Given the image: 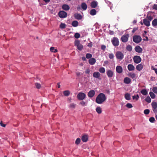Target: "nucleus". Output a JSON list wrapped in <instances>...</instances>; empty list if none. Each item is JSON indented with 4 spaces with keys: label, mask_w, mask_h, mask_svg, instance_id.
Segmentation results:
<instances>
[{
    "label": "nucleus",
    "mask_w": 157,
    "mask_h": 157,
    "mask_svg": "<svg viewBox=\"0 0 157 157\" xmlns=\"http://www.w3.org/2000/svg\"><path fill=\"white\" fill-rule=\"evenodd\" d=\"M106 99L105 95L102 93H100L97 97L95 101L98 104H101L104 102Z\"/></svg>",
    "instance_id": "f257e3e1"
},
{
    "label": "nucleus",
    "mask_w": 157,
    "mask_h": 157,
    "mask_svg": "<svg viewBox=\"0 0 157 157\" xmlns=\"http://www.w3.org/2000/svg\"><path fill=\"white\" fill-rule=\"evenodd\" d=\"M115 56L116 58L120 60H122L124 58V54L121 51L117 52Z\"/></svg>",
    "instance_id": "f03ea898"
},
{
    "label": "nucleus",
    "mask_w": 157,
    "mask_h": 157,
    "mask_svg": "<svg viewBox=\"0 0 157 157\" xmlns=\"http://www.w3.org/2000/svg\"><path fill=\"white\" fill-rule=\"evenodd\" d=\"M133 40L134 42L136 43H139L141 41L142 38L140 36L135 35L133 36Z\"/></svg>",
    "instance_id": "7ed1b4c3"
},
{
    "label": "nucleus",
    "mask_w": 157,
    "mask_h": 157,
    "mask_svg": "<svg viewBox=\"0 0 157 157\" xmlns=\"http://www.w3.org/2000/svg\"><path fill=\"white\" fill-rule=\"evenodd\" d=\"M75 45L77 46V48L80 51L82 50L83 48V45L81 44L78 40H75Z\"/></svg>",
    "instance_id": "20e7f679"
},
{
    "label": "nucleus",
    "mask_w": 157,
    "mask_h": 157,
    "mask_svg": "<svg viewBox=\"0 0 157 157\" xmlns=\"http://www.w3.org/2000/svg\"><path fill=\"white\" fill-rule=\"evenodd\" d=\"M58 14L60 18H66L67 16V12L64 11H60L59 12Z\"/></svg>",
    "instance_id": "39448f33"
},
{
    "label": "nucleus",
    "mask_w": 157,
    "mask_h": 157,
    "mask_svg": "<svg viewBox=\"0 0 157 157\" xmlns=\"http://www.w3.org/2000/svg\"><path fill=\"white\" fill-rule=\"evenodd\" d=\"M86 95L83 93L80 92L77 96L78 99L79 100H82L85 98Z\"/></svg>",
    "instance_id": "423d86ee"
},
{
    "label": "nucleus",
    "mask_w": 157,
    "mask_h": 157,
    "mask_svg": "<svg viewBox=\"0 0 157 157\" xmlns=\"http://www.w3.org/2000/svg\"><path fill=\"white\" fill-rule=\"evenodd\" d=\"M113 45L115 46H117L119 45V41L118 39L116 37H114L111 40Z\"/></svg>",
    "instance_id": "0eeeda50"
},
{
    "label": "nucleus",
    "mask_w": 157,
    "mask_h": 157,
    "mask_svg": "<svg viewBox=\"0 0 157 157\" xmlns=\"http://www.w3.org/2000/svg\"><path fill=\"white\" fill-rule=\"evenodd\" d=\"M134 62L136 63H140L141 60V59L139 56H135L133 58Z\"/></svg>",
    "instance_id": "6e6552de"
},
{
    "label": "nucleus",
    "mask_w": 157,
    "mask_h": 157,
    "mask_svg": "<svg viewBox=\"0 0 157 157\" xmlns=\"http://www.w3.org/2000/svg\"><path fill=\"white\" fill-rule=\"evenodd\" d=\"M129 36V35L128 34L123 35L121 37L122 41L124 43L126 42L128 40Z\"/></svg>",
    "instance_id": "1a4fd4ad"
},
{
    "label": "nucleus",
    "mask_w": 157,
    "mask_h": 157,
    "mask_svg": "<svg viewBox=\"0 0 157 157\" xmlns=\"http://www.w3.org/2000/svg\"><path fill=\"white\" fill-rule=\"evenodd\" d=\"M107 75L109 78H111L114 75V72L111 70H107L106 71Z\"/></svg>",
    "instance_id": "9d476101"
},
{
    "label": "nucleus",
    "mask_w": 157,
    "mask_h": 157,
    "mask_svg": "<svg viewBox=\"0 0 157 157\" xmlns=\"http://www.w3.org/2000/svg\"><path fill=\"white\" fill-rule=\"evenodd\" d=\"M151 105L153 108V110L155 113H157V103L156 102H152Z\"/></svg>",
    "instance_id": "9b49d317"
},
{
    "label": "nucleus",
    "mask_w": 157,
    "mask_h": 157,
    "mask_svg": "<svg viewBox=\"0 0 157 157\" xmlns=\"http://www.w3.org/2000/svg\"><path fill=\"white\" fill-rule=\"evenodd\" d=\"M93 76L94 77L99 79L101 76V74L98 71H95L93 73Z\"/></svg>",
    "instance_id": "f8f14e48"
},
{
    "label": "nucleus",
    "mask_w": 157,
    "mask_h": 157,
    "mask_svg": "<svg viewBox=\"0 0 157 157\" xmlns=\"http://www.w3.org/2000/svg\"><path fill=\"white\" fill-rule=\"evenodd\" d=\"M95 94V92L94 90H90L88 94V96L90 98H92Z\"/></svg>",
    "instance_id": "ddd939ff"
},
{
    "label": "nucleus",
    "mask_w": 157,
    "mask_h": 157,
    "mask_svg": "<svg viewBox=\"0 0 157 157\" xmlns=\"http://www.w3.org/2000/svg\"><path fill=\"white\" fill-rule=\"evenodd\" d=\"M116 71L118 73L120 74L122 73L123 71V69L122 67L120 66H118L116 67Z\"/></svg>",
    "instance_id": "4468645a"
},
{
    "label": "nucleus",
    "mask_w": 157,
    "mask_h": 157,
    "mask_svg": "<svg viewBox=\"0 0 157 157\" xmlns=\"http://www.w3.org/2000/svg\"><path fill=\"white\" fill-rule=\"evenodd\" d=\"M135 51L138 53H141L143 51L142 49L139 46H136L135 48Z\"/></svg>",
    "instance_id": "2eb2a0df"
},
{
    "label": "nucleus",
    "mask_w": 157,
    "mask_h": 157,
    "mask_svg": "<svg viewBox=\"0 0 157 157\" xmlns=\"http://www.w3.org/2000/svg\"><path fill=\"white\" fill-rule=\"evenodd\" d=\"M150 22L147 18L144 19L143 20V23L144 24L147 26L148 27L150 25Z\"/></svg>",
    "instance_id": "dca6fc26"
},
{
    "label": "nucleus",
    "mask_w": 157,
    "mask_h": 157,
    "mask_svg": "<svg viewBox=\"0 0 157 157\" xmlns=\"http://www.w3.org/2000/svg\"><path fill=\"white\" fill-rule=\"evenodd\" d=\"M96 61V60L95 59L92 58L89 60V63L91 65H93L95 63Z\"/></svg>",
    "instance_id": "f3484780"
},
{
    "label": "nucleus",
    "mask_w": 157,
    "mask_h": 157,
    "mask_svg": "<svg viewBox=\"0 0 157 157\" xmlns=\"http://www.w3.org/2000/svg\"><path fill=\"white\" fill-rule=\"evenodd\" d=\"M62 9L65 11H68L70 9V6L67 4H63L62 6Z\"/></svg>",
    "instance_id": "a211bd4d"
},
{
    "label": "nucleus",
    "mask_w": 157,
    "mask_h": 157,
    "mask_svg": "<svg viewBox=\"0 0 157 157\" xmlns=\"http://www.w3.org/2000/svg\"><path fill=\"white\" fill-rule=\"evenodd\" d=\"M127 68L129 71H132L135 70V67L133 65L129 64L127 66Z\"/></svg>",
    "instance_id": "6ab92c4d"
},
{
    "label": "nucleus",
    "mask_w": 157,
    "mask_h": 157,
    "mask_svg": "<svg viewBox=\"0 0 157 157\" xmlns=\"http://www.w3.org/2000/svg\"><path fill=\"white\" fill-rule=\"evenodd\" d=\"M98 4V3L97 2L95 1H93L91 3L90 6L92 8H95L97 7Z\"/></svg>",
    "instance_id": "aec40b11"
},
{
    "label": "nucleus",
    "mask_w": 157,
    "mask_h": 157,
    "mask_svg": "<svg viewBox=\"0 0 157 157\" xmlns=\"http://www.w3.org/2000/svg\"><path fill=\"white\" fill-rule=\"evenodd\" d=\"M124 82L125 84H128L131 82V80L128 77H125L124 79Z\"/></svg>",
    "instance_id": "412c9836"
},
{
    "label": "nucleus",
    "mask_w": 157,
    "mask_h": 157,
    "mask_svg": "<svg viewBox=\"0 0 157 157\" xmlns=\"http://www.w3.org/2000/svg\"><path fill=\"white\" fill-rule=\"evenodd\" d=\"M143 65L141 64H140L136 66V68L138 71H140L143 68Z\"/></svg>",
    "instance_id": "4be33fe9"
},
{
    "label": "nucleus",
    "mask_w": 157,
    "mask_h": 157,
    "mask_svg": "<svg viewBox=\"0 0 157 157\" xmlns=\"http://www.w3.org/2000/svg\"><path fill=\"white\" fill-rule=\"evenodd\" d=\"M75 18L78 20H80L82 18V15L80 14L75 13L74 14Z\"/></svg>",
    "instance_id": "5701e85b"
},
{
    "label": "nucleus",
    "mask_w": 157,
    "mask_h": 157,
    "mask_svg": "<svg viewBox=\"0 0 157 157\" xmlns=\"http://www.w3.org/2000/svg\"><path fill=\"white\" fill-rule=\"evenodd\" d=\"M88 136L87 135H84L83 136H82V140L83 142H87L88 140Z\"/></svg>",
    "instance_id": "b1692460"
},
{
    "label": "nucleus",
    "mask_w": 157,
    "mask_h": 157,
    "mask_svg": "<svg viewBox=\"0 0 157 157\" xmlns=\"http://www.w3.org/2000/svg\"><path fill=\"white\" fill-rule=\"evenodd\" d=\"M97 13L96 10L94 9H92L90 12V14L92 16H94Z\"/></svg>",
    "instance_id": "393cba45"
},
{
    "label": "nucleus",
    "mask_w": 157,
    "mask_h": 157,
    "mask_svg": "<svg viewBox=\"0 0 157 157\" xmlns=\"http://www.w3.org/2000/svg\"><path fill=\"white\" fill-rule=\"evenodd\" d=\"M124 97L125 99L128 100H130L131 99L130 94L127 93L125 94Z\"/></svg>",
    "instance_id": "a878e982"
},
{
    "label": "nucleus",
    "mask_w": 157,
    "mask_h": 157,
    "mask_svg": "<svg viewBox=\"0 0 157 157\" xmlns=\"http://www.w3.org/2000/svg\"><path fill=\"white\" fill-rule=\"evenodd\" d=\"M81 7L83 10H86L87 8V5L85 2H83L81 4Z\"/></svg>",
    "instance_id": "bb28decb"
},
{
    "label": "nucleus",
    "mask_w": 157,
    "mask_h": 157,
    "mask_svg": "<svg viewBox=\"0 0 157 157\" xmlns=\"http://www.w3.org/2000/svg\"><path fill=\"white\" fill-rule=\"evenodd\" d=\"M71 25L73 27H76L78 25V23L77 21H74L72 22Z\"/></svg>",
    "instance_id": "cd10ccee"
},
{
    "label": "nucleus",
    "mask_w": 157,
    "mask_h": 157,
    "mask_svg": "<svg viewBox=\"0 0 157 157\" xmlns=\"http://www.w3.org/2000/svg\"><path fill=\"white\" fill-rule=\"evenodd\" d=\"M152 25L153 27L156 26L157 25V19L155 18L152 21Z\"/></svg>",
    "instance_id": "c85d7f7f"
},
{
    "label": "nucleus",
    "mask_w": 157,
    "mask_h": 157,
    "mask_svg": "<svg viewBox=\"0 0 157 157\" xmlns=\"http://www.w3.org/2000/svg\"><path fill=\"white\" fill-rule=\"evenodd\" d=\"M141 93L144 95H146L147 94V90L145 89H142L140 92Z\"/></svg>",
    "instance_id": "c756f323"
},
{
    "label": "nucleus",
    "mask_w": 157,
    "mask_h": 157,
    "mask_svg": "<svg viewBox=\"0 0 157 157\" xmlns=\"http://www.w3.org/2000/svg\"><path fill=\"white\" fill-rule=\"evenodd\" d=\"M50 50L52 52L56 53L58 52V50L57 49H55L54 47H51L50 48Z\"/></svg>",
    "instance_id": "7c9ffc66"
},
{
    "label": "nucleus",
    "mask_w": 157,
    "mask_h": 157,
    "mask_svg": "<svg viewBox=\"0 0 157 157\" xmlns=\"http://www.w3.org/2000/svg\"><path fill=\"white\" fill-rule=\"evenodd\" d=\"M64 95L65 96H69L70 93L69 91L67 90L64 91L63 92Z\"/></svg>",
    "instance_id": "2f4dec72"
},
{
    "label": "nucleus",
    "mask_w": 157,
    "mask_h": 157,
    "mask_svg": "<svg viewBox=\"0 0 157 157\" xmlns=\"http://www.w3.org/2000/svg\"><path fill=\"white\" fill-rule=\"evenodd\" d=\"M99 71L101 73H104L105 72V69L103 67H101L99 68Z\"/></svg>",
    "instance_id": "473e14b6"
},
{
    "label": "nucleus",
    "mask_w": 157,
    "mask_h": 157,
    "mask_svg": "<svg viewBox=\"0 0 157 157\" xmlns=\"http://www.w3.org/2000/svg\"><path fill=\"white\" fill-rule=\"evenodd\" d=\"M150 21H151L153 19V17L151 15L147 14L146 18Z\"/></svg>",
    "instance_id": "72a5a7b5"
},
{
    "label": "nucleus",
    "mask_w": 157,
    "mask_h": 157,
    "mask_svg": "<svg viewBox=\"0 0 157 157\" xmlns=\"http://www.w3.org/2000/svg\"><path fill=\"white\" fill-rule=\"evenodd\" d=\"M96 111L98 114L101 113L102 112L101 109L99 107H98L96 108Z\"/></svg>",
    "instance_id": "f704fd0d"
},
{
    "label": "nucleus",
    "mask_w": 157,
    "mask_h": 157,
    "mask_svg": "<svg viewBox=\"0 0 157 157\" xmlns=\"http://www.w3.org/2000/svg\"><path fill=\"white\" fill-rule=\"evenodd\" d=\"M66 26V25L65 23H61L59 25V27L61 29H64Z\"/></svg>",
    "instance_id": "c9c22d12"
},
{
    "label": "nucleus",
    "mask_w": 157,
    "mask_h": 157,
    "mask_svg": "<svg viewBox=\"0 0 157 157\" xmlns=\"http://www.w3.org/2000/svg\"><path fill=\"white\" fill-rule=\"evenodd\" d=\"M149 94L150 96L152 98L154 99L155 98V95L153 92H150L149 93Z\"/></svg>",
    "instance_id": "e433bc0d"
},
{
    "label": "nucleus",
    "mask_w": 157,
    "mask_h": 157,
    "mask_svg": "<svg viewBox=\"0 0 157 157\" xmlns=\"http://www.w3.org/2000/svg\"><path fill=\"white\" fill-rule=\"evenodd\" d=\"M109 57L111 59H113L114 58V55L113 53H109Z\"/></svg>",
    "instance_id": "4c0bfd02"
},
{
    "label": "nucleus",
    "mask_w": 157,
    "mask_h": 157,
    "mask_svg": "<svg viewBox=\"0 0 157 157\" xmlns=\"http://www.w3.org/2000/svg\"><path fill=\"white\" fill-rule=\"evenodd\" d=\"M128 76L132 78H133L135 77L136 75L134 73H129L128 74Z\"/></svg>",
    "instance_id": "58836bf2"
},
{
    "label": "nucleus",
    "mask_w": 157,
    "mask_h": 157,
    "mask_svg": "<svg viewBox=\"0 0 157 157\" xmlns=\"http://www.w3.org/2000/svg\"><path fill=\"white\" fill-rule=\"evenodd\" d=\"M145 100L148 103H150L151 102V98L149 96H147L145 98Z\"/></svg>",
    "instance_id": "ea45409f"
},
{
    "label": "nucleus",
    "mask_w": 157,
    "mask_h": 157,
    "mask_svg": "<svg viewBox=\"0 0 157 157\" xmlns=\"http://www.w3.org/2000/svg\"><path fill=\"white\" fill-rule=\"evenodd\" d=\"M139 98V95L137 94L136 95H134L132 96V98L133 100L136 99V101L138 100Z\"/></svg>",
    "instance_id": "a19ab883"
},
{
    "label": "nucleus",
    "mask_w": 157,
    "mask_h": 157,
    "mask_svg": "<svg viewBox=\"0 0 157 157\" xmlns=\"http://www.w3.org/2000/svg\"><path fill=\"white\" fill-rule=\"evenodd\" d=\"M126 49L129 51H131L132 50V47L131 45H128L126 47Z\"/></svg>",
    "instance_id": "79ce46f5"
},
{
    "label": "nucleus",
    "mask_w": 157,
    "mask_h": 157,
    "mask_svg": "<svg viewBox=\"0 0 157 157\" xmlns=\"http://www.w3.org/2000/svg\"><path fill=\"white\" fill-rule=\"evenodd\" d=\"M92 55L90 53H87L86 55V58L87 59H90L92 58Z\"/></svg>",
    "instance_id": "37998d69"
},
{
    "label": "nucleus",
    "mask_w": 157,
    "mask_h": 157,
    "mask_svg": "<svg viewBox=\"0 0 157 157\" xmlns=\"http://www.w3.org/2000/svg\"><path fill=\"white\" fill-rule=\"evenodd\" d=\"M80 141H81L80 139L79 138H78L76 139V140H75V144L77 145L78 144H79Z\"/></svg>",
    "instance_id": "c03bdc74"
},
{
    "label": "nucleus",
    "mask_w": 157,
    "mask_h": 157,
    "mask_svg": "<svg viewBox=\"0 0 157 157\" xmlns=\"http://www.w3.org/2000/svg\"><path fill=\"white\" fill-rule=\"evenodd\" d=\"M80 35L78 33H76L75 34L74 37L76 39H78L80 37Z\"/></svg>",
    "instance_id": "a18cd8bd"
},
{
    "label": "nucleus",
    "mask_w": 157,
    "mask_h": 157,
    "mask_svg": "<svg viewBox=\"0 0 157 157\" xmlns=\"http://www.w3.org/2000/svg\"><path fill=\"white\" fill-rule=\"evenodd\" d=\"M76 105L73 103H71L70 105V108L73 109L75 108V107Z\"/></svg>",
    "instance_id": "49530a36"
},
{
    "label": "nucleus",
    "mask_w": 157,
    "mask_h": 157,
    "mask_svg": "<svg viewBox=\"0 0 157 157\" xmlns=\"http://www.w3.org/2000/svg\"><path fill=\"white\" fill-rule=\"evenodd\" d=\"M150 112V110L149 109H146L144 110V113L146 115L148 114Z\"/></svg>",
    "instance_id": "de8ad7c7"
},
{
    "label": "nucleus",
    "mask_w": 157,
    "mask_h": 157,
    "mask_svg": "<svg viewBox=\"0 0 157 157\" xmlns=\"http://www.w3.org/2000/svg\"><path fill=\"white\" fill-rule=\"evenodd\" d=\"M35 85L36 86V87L38 89H40L41 87V85L40 84L38 83H35Z\"/></svg>",
    "instance_id": "09e8293b"
},
{
    "label": "nucleus",
    "mask_w": 157,
    "mask_h": 157,
    "mask_svg": "<svg viewBox=\"0 0 157 157\" xmlns=\"http://www.w3.org/2000/svg\"><path fill=\"white\" fill-rule=\"evenodd\" d=\"M126 106L127 108H131L133 107L132 105L129 103L127 104Z\"/></svg>",
    "instance_id": "8fccbe9b"
},
{
    "label": "nucleus",
    "mask_w": 157,
    "mask_h": 157,
    "mask_svg": "<svg viewBox=\"0 0 157 157\" xmlns=\"http://www.w3.org/2000/svg\"><path fill=\"white\" fill-rule=\"evenodd\" d=\"M149 120L151 122L153 123L155 121V119L154 117H151L150 118Z\"/></svg>",
    "instance_id": "3c124183"
},
{
    "label": "nucleus",
    "mask_w": 157,
    "mask_h": 157,
    "mask_svg": "<svg viewBox=\"0 0 157 157\" xmlns=\"http://www.w3.org/2000/svg\"><path fill=\"white\" fill-rule=\"evenodd\" d=\"M152 90L155 93L157 94V87H154L153 88Z\"/></svg>",
    "instance_id": "603ef678"
},
{
    "label": "nucleus",
    "mask_w": 157,
    "mask_h": 157,
    "mask_svg": "<svg viewBox=\"0 0 157 157\" xmlns=\"http://www.w3.org/2000/svg\"><path fill=\"white\" fill-rule=\"evenodd\" d=\"M93 46L92 42H90L87 45V46L89 48H91Z\"/></svg>",
    "instance_id": "864d4df0"
},
{
    "label": "nucleus",
    "mask_w": 157,
    "mask_h": 157,
    "mask_svg": "<svg viewBox=\"0 0 157 157\" xmlns=\"http://www.w3.org/2000/svg\"><path fill=\"white\" fill-rule=\"evenodd\" d=\"M106 46L104 45H102L101 46V49L103 50H105V48H106Z\"/></svg>",
    "instance_id": "5fc2aeb1"
},
{
    "label": "nucleus",
    "mask_w": 157,
    "mask_h": 157,
    "mask_svg": "<svg viewBox=\"0 0 157 157\" xmlns=\"http://www.w3.org/2000/svg\"><path fill=\"white\" fill-rule=\"evenodd\" d=\"M80 104L82 106H84L86 105V102L84 101H82L80 103Z\"/></svg>",
    "instance_id": "6e6d98bb"
},
{
    "label": "nucleus",
    "mask_w": 157,
    "mask_h": 157,
    "mask_svg": "<svg viewBox=\"0 0 157 157\" xmlns=\"http://www.w3.org/2000/svg\"><path fill=\"white\" fill-rule=\"evenodd\" d=\"M153 8L154 9L157 10V5L155 4H154Z\"/></svg>",
    "instance_id": "4d7b16f0"
},
{
    "label": "nucleus",
    "mask_w": 157,
    "mask_h": 157,
    "mask_svg": "<svg viewBox=\"0 0 157 157\" xmlns=\"http://www.w3.org/2000/svg\"><path fill=\"white\" fill-rule=\"evenodd\" d=\"M90 70L89 69H86V70L85 71V73H86V74H89V73H90Z\"/></svg>",
    "instance_id": "13d9d810"
},
{
    "label": "nucleus",
    "mask_w": 157,
    "mask_h": 157,
    "mask_svg": "<svg viewBox=\"0 0 157 157\" xmlns=\"http://www.w3.org/2000/svg\"><path fill=\"white\" fill-rule=\"evenodd\" d=\"M138 29L136 28H133V29L132 31V33H134L136 30H137Z\"/></svg>",
    "instance_id": "bf43d9fd"
},
{
    "label": "nucleus",
    "mask_w": 157,
    "mask_h": 157,
    "mask_svg": "<svg viewBox=\"0 0 157 157\" xmlns=\"http://www.w3.org/2000/svg\"><path fill=\"white\" fill-rule=\"evenodd\" d=\"M152 69L155 71V73L157 75V69L153 67L152 68Z\"/></svg>",
    "instance_id": "052dcab7"
},
{
    "label": "nucleus",
    "mask_w": 157,
    "mask_h": 157,
    "mask_svg": "<svg viewBox=\"0 0 157 157\" xmlns=\"http://www.w3.org/2000/svg\"><path fill=\"white\" fill-rule=\"evenodd\" d=\"M76 75L78 76H79L80 75L81 73L80 72H78L76 73Z\"/></svg>",
    "instance_id": "680f3d73"
},
{
    "label": "nucleus",
    "mask_w": 157,
    "mask_h": 157,
    "mask_svg": "<svg viewBox=\"0 0 157 157\" xmlns=\"http://www.w3.org/2000/svg\"><path fill=\"white\" fill-rule=\"evenodd\" d=\"M82 59L83 61H85L86 60V57L84 56L82 57Z\"/></svg>",
    "instance_id": "e2e57ef3"
},
{
    "label": "nucleus",
    "mask_w": 157,
    "mask_h": 157,
    "mask_svg": "<svg viewBox=\"0 0 157 157\" xmlns=\"http://www.w3.org/2000/svg\"><path fill=\"white\" fill-rule=\"evenodd\" d=\"M104 63L105 64H107L109 63V62L107 60H106L104 61Z\"/></svg>",
    "instance_id": "0e129e2a"
},
{
    "label": "nucleus",
    "mask_w": 157,
    "mask_h": 157,
    "mask_svg": "<svg viewBox=\"0 0 157 157\" xmlns=\"http://www.w3.org/2000/svg\"><path fill=\"white\" fill-rule=\"evenodd\" d=\"M0 125H1V126H2L3 127H5V126H6V125L5 124H2V122H1L0 123Z\"/></svg>",
    "instance_id": "69168bd1"
},
{
    "label": "nucleus",
    "mask_w": 157,
    "mask_h": 157,
    "mask_svg": "<svg viewBox=\"0 0 157 157\" xmlns=\"http://www.w3.org/2000/svg\"><path fill=\"white\" fill-rule=\"evenodd\" d=\"M57 86L58 88H59L60 87V82H58L57 83Z\"/></svg>",
    "instance_id": "338daca9"
},
{
    "label": "nucleus",
    "mask_w": 157,
    "mask_h": 157,
    "mask_svg": "<svg viewBox=\"0 0 157 157\" xmlns=\"http://www.w3.org/2000/svg\"><path fill=\"white\" fill-rule=\"evenodd\" d=\"M145 39H144V40H145L146 41H147L148 40V38L147 36H145Z\"/></svg>",
    "instance_id": "774afa93"
}]
</instances>
